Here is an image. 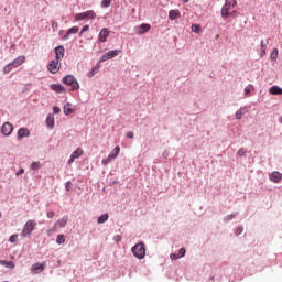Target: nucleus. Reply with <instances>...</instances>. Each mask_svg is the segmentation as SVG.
Returning a JSON list of instances; mask_svg holds the SVG:
<instances>
[{
  "label": "nucleus",
  "instance_id": "f257e3e1",
  "mask_svg": "<svg viewBox=\"0 0 282 282\" xmlns=\"http://www.w3.org/2000/svg\"><path fill=\"white\" fill-rule=\"evenodd\" d=\"M237 7V0H225V4L221 8V17L223 19H230L232 14H237V11L230 12L234 8Z\"/></svg>",
  "mask_w": 282,
  "mask_h": 282
},
{
  "label": "nucleus",
  "instance_id": "f03ea898",
  "mask_svg": "<svg viewBox=\"0 0 282 282\" xmlns=\"http://www.w3.org/2000/svg\"><path fill=\"white\" fill-rule=\"evenodd\" d=\"M23 63H25V56L24 55L18 56L15 59H13L11 63L7 64L3 67V74H10L12 69H17V67H21Z\"/></svg>",
  "mask_w": 282,
  "mask_h": 282
},
{
  "label": "nucleus",
  "instance_id": "7ed1b4c3",
  "mask_svg": "<svg viewBox=\"0 0 282 282\" xmlns=\"http://www.w3.org/2000/svg\"><path fill=\"white\" fill-rule=\"evenodd\" d=\"M131 251L137 259H144V257H147V248L144 247V242L134 245Z\"/></svg>",
  "mask_w": 282,
  "mask_h": 282
},
{
  "label": "nucleus",
  "instance_id": "20e7f679",
  "mask_svg": "<svg viewBox=\"0 0 282 282\" xmlns=\"http://www.w3.org/2000/svg\"><path fill=\"white\" fill-rule=\"evenodd\" d=\"M63 83L64 85L70 87L72 91L80 89V85L78 84V80L76 79V77H74V75H66L63 78Z\"/></svg>",
  "mask_w": 282,
  "mask_h": 282
},
{
  "label": "nucleus",
  "instance_id": "39448f33",
  "mask_svg": "<svg viewBox=\"0 0 282 282\" xmlns=\"http://www.w3.org/2000/svg\"><path fill=\"white\" fill-rule=\"evenodd\" d=\"M97 14L94 10H88L86 12L75 14V21H94Z\"/></svg>",
  "mask_w": 282,
  "mask_h": 282
},
{
  "label": "nucleus",
  "instance_id": "423d86ee",
  "mask_svg": "<svg viewBox=\"0 0 282 282\" xmlns=\"http://www.w3.org/2000/svg\"><path fill=\"white\" fill-rule=\"evenodd\" d=\"M33 230H36V220L30 219L24 224L21 237H30Z\"/></svg>",
  "mask_w": 282,
  "mask_h": 282
},
{
  "label": "nucleus",
  "instance_id": "0eeeda50",
  "mask_svg": "<svg viewBox=\"0 0 282 282\" xmlns=\"http://www.w3.org/2000/svg\"><path fill=\"white\" fill-rule=\"evenodd\" d=\"M120 54H122L121 50L109 51L101 56L100 63H105V61H111V58H116V56H119Z\"/></svg>",
  "mask_w": 282,
  "mask_h": 282
},
{
  "label": "nucleus",
  "instance_id": "6e6552de",
  "mask_svg": "<svg viewBox=\"0 0 282 282\" xmlns=\"http://www.w3.org/2000/svg\"><path fill=\"white\" fill-rule=\"evenodd\" d=\"M47 69L51 74H58V69H61V61L53 59L47 65Z\"/></svg>",
  "mask_w": 282,
  "mask_h": 282
},
{
  "label": "nucleus",
  "instance_id": "1a4fd4ad",
  "mask_svg": "<svg viewBox=\"0 0 282 282\" xmlns=\"http://www.w3.org/2000/svg\"><path fill=\"white\" fill-rule=\"evenodd\" d=\"M45 265H47L46 262H42V263H34L31 267V271L33 272V274H41V272H43V270H45Z\"/></svg>",
  "mask_w": 282,
  "mask_h": 282
},
{
  "label": "nucleus",
  "instance_id": "9d476101",
  "mask_svg": "<svg viewBox=\"0 0 282 282\" xmlns=\"http://www.w3.org/2000/svg\"><path fill=\"white\" fill-rule=\"evenodd\" d=\"M1 131L3 135L9 137V135H12V131H14V128L12 127V123L4 122L1 127Z\"/></svg>",
  "mask_w": 282,
  "mask_h": 282
},
{
  "label": "nucleus",
  "instance_id": "9b49d317",
  "mask_svg": "<svg viewBox=\"0 0 282 282\" xmlns=\"http://www.w3.org/2000/svg\"><path fill=\"white\" fill-rule=\"evenodd\" d=\"M109 34H111V31H109L108 28L101 29V31L99 32V41H100V43H106L107 39H109Z\"/></svg>",
  "mask_w": 282,
  "mask_h": 282
},
{
  "label": "nucleus",
  "instance_id": "f8f14e48",
  "mask_svg": "<svg viewBox=\"0 0 282 282\" xmlns=\"http://www.w3.org/2000/svg\"><path fill=\"white\" fill-rule=\"evenodd\" d=\"M65 57V47L64 46H57L55 48V61H59Z\"/></svg>",
  "mask_w": 282,
  "mask_h": 282
},
{
  "label": "nucleus",
  "instance_id": "ddd939ff",
  "mask_svg": "<svg viewBox=\"0 0 282 282\" xmlns=\"http://www.w3.org/2000/svg\"><path fill=\"white\" fill-rule=\"evenodd\" d=\"M23 138H30V130L28 128H20L18 130V140H23Z\"/></svg>",
  "mask_w": 282,
  "mask_h": 282
},
{
  "label": "nucleus",
  "instance_id": "4468645a",
  "mask_svg": "<svg viewBox=\"0 0 282 282\" xmlns=\"http://www.w3.org/2000/svg\"><path fill=\"white\" fill-rule=\"evenodd\" d=\"M151 30V24H141L140 26H135L137 34H144Z\"/></svg>",
  "mask_w": 282,
  "mask_h": 282
},
{
  "label": "nucleus",
  "instance_id": "2eb2a0df",
  "mask_svg": "<svg viewBox=\"0 0 282 282\" xmlns=\"http://www.w3.org/2000/svg\"><path fill=\"white\" fill-rule=\"evenodd\" d=\"M50 88L53 91H56V94H65V91H67V89H65L64 86L61 84H52Z\"/></svg>",
  "mask_w": 282,
  "mask_h": 282
},
{
  "label": "nucleus",
  "instance_id": "dca6fc26",
  "mask_svg": "<svg viewBox=\"0 0 282 282\" xmlns=\"http://www.w3.org/2000/svg\"><path fill=\"white\" fill-rule=\"evenodd\" d=\"M83 154V149L78 148L76 149L72 154H70V159L68 160V164H72L74 162V160L80 158Z\"/></svg>",
  "mask_w": 282,
  "mask_h": 282
},
{
  "label": "nucleus",
  "instance_id": "f3484780",
  "mask_svg": "<svg viewBox=\"0 0 282 282\" xmlns=\"http://www.w3.org/2000/svg\"><path fill=\"white\" fill-rule=\"evenodd\" d=\"M181 18H182V13L180 12V10H170L169 19L171 21H175L176 19H181Z\"/></svg>",
  "mask_w": 282,
  "mask_h": 282
},
{
  "label": "nucleus",
  "instance_id": "a211bd4d",
  "mask_svg": "<svg viewBox=\"0 0 282 282\" xmlns=\"http://www.w3.org/2000/svg\"><path fill=\"white\" fill-rule=\"evenodd\" d=\"M270 180L271 182H274L275 184H279V182H281L282 180V174L280 172H272L270 175Z\"/></svg>",
  "mask_w": 282,
  "mask_h": 282
},
{
  "label": "nucleus",
  "instance_id": "6ab92c4d",
  "mask_svg": "<svg viewBox=\"0 0 282 282\" xmlns=\"http://www.w3.org/2000/svg\"><path fill=\"white\" fill-rule=\"evenodd\" d=\"M246 113H248V108H246V107L240 108L236 112V120H241V118H243V116H246Z\"/></svg>",
  "mask_w": 282,
  "mask_h": 282
},
{
  "label": "nucleus",
  "instance_id": "aec40b11",
  "mask_svg": "<svg viewBox=\"0 0 282 282\" xmlns=\"http://www.w3.org/2000/svg\"><path fill=\"white\" fill-rule=\"evenodd\" d=\"M80 29L78 28V26H73V28H70L68 31H67V33L63 36V39L64 40H67V39H69V34H78V31H79Z\"/></svg>",
  "mask_w": 282,
  "mask_h": 282
},
{
  "label": "nucleus",
  "instance_id": "412c9836",
  "mask_svg": "<svg viewBox=\"0 0 282 282\" xmlns=\"http://www.w3.org/2000/svg\"><path fill=\"white\" fill-rule=\"evenodd\" d=\"M68 220H69V217L64 216L62 219L56 221L55 226H59V228H65L67 226Z\"/></svg>",
  "mask_w": 282,
  "mask_h": 282
},
{
  "label": "nucleus",
  "instance_id": "4be33fe9",
  "mask_svg": "<svg viewBox=\"0 0 282 282\" xmlns=\"http://www.w3.org/2000/svg\"><path fill=\"white\" fill-rule=\"evenodd\" d=\"M270 94H272V96H282V88H279V86H272L270 88Z\"/></svg>",
  "mask_w": 282,
  "mask_h": 282
},
{
  "label": "nucleus",
  "instance_id": "5701e85b",
  "mask_svg": "<svg viewBox=\"0 0 282 282\" xmlns=\"http://www.w3.org/2000/svg\"><path fill=\"white\" fill-rule=\"evenodd\" d=\"M0 265H4V268H9V270L14 269V262L13 261L0 260Z\"/></svg>",
  "mask_w": 282,
  "mask_h": 282
},
{
  "label": "nucleus",
  "instance_id": "b1692460",
  "mask_svg": "<svg viewBox=\"0 0 282 282\" xmlns=\"http://www.w3.org/2000/svg\"><path fill=\"white\" fill-rule=\"evenodd\" d=\"M64 113L65 116H72V113H74V109H72V104H66L64 106Z\"/></svg>",
  "mask_w": 282,
  "mask_h": 282
},
{
  "label": "nucleus",
  "instance_id": "393cba45",
  "mask_svg": "<svg viewBox=\"0 0 282 282\" xmlns=\"http://www.w3.org/2000/svg\"><path fill=\"white\" fill-rule=\"evenodd\" d=\"M46 124L48 129H54V117L52 115L46 117Z\"/></svg>",
  "mask_w": 282,
  "mask_h": 282
},
{
  "label": "nucleus",
  "instance_id": "a878e982",
  "mask_svg": "<svg viewBox=\"0 0 282 282\" xmlns=\"http://www.w3.org/2000/svg\"><path fill=\"white\" fill-rule=\"evenodd\" d=\"M279 58V48H273L270 54V61H276Z\"/></svg>",
  "mask_w": 282,
  "mask_h": 282
},
{
  "label": "nucleus",
  "instance_id": "bb28decb",
  "mask_svg": "<svg viewBox=\"0 0 282 282\" xmlns=\"http://www.w3.org/2000/svg\"><path fill=\"white\" fill-rule=\"evenodd\" d=\"M108 219H109V214H104V215L98 217L97 223L98 224H105V221H107Z\"/></svg>",
  "mask_w": 282,
  "mask_h": 282
},
{
  "label": "nucleus",
  "instance_id": "cd10ccee",
  "mask_svg": "<svg viewBox=\"0 0 282 282\" xmlns=\"http://www.w3.org/2000/svg\"><path fill=\"white\" fill-rule=\"evenodd\" d=\"M109 155H112L113 160H116L120 155V147L117 145Z\"/></svg>",
  "mask_w": 282,
  "mask_h": 282
},
{
  "label": "nucleus",
  "instance_id": "c85d7f7f",
  "mask_svg": "<svg viewBox=\"0 0 282 282\" xmlns=\"http://www.w3.org/2000/svg\"><path fill=\"white\" fill-rule=\"evenodd\" d=\"M192 32L199 34V32H202V26L199 24H192Z\"/></svg>",
  "mask_w": 282,
  "mask_h": 282
},
{
  "label": "nucleus",
  "instance_id": "c756f323",
  "mask_svg": "<svg viewBox=\"0 0 282 282\" xmlns=\"http://www.w3.org/2000/svg\"><path fill=\"white\" fill-rule=\"evenodd\" d=\"M113 158H115L113 155H108V158L101 161V164H104V166H107V164H109V162H111Z\"/></svg>",
  "mask_w": 282,
  "mask_h": 282
},
{
  "label": "nucleus",
  "instance_id": "7c9ffc66",
  "mask_svg": "<svg viewBox=\"0 0 282 282\" xmlns=\"http://www.w3.org/2000/svg\"><path fill=\"white\" fill-rule=\"evenodd\" d=\"M31 169L32 171H39V169H41V162H33Z\"/></svg>",
  "mask_w": 282,
  "mask_h": 282
},
{
  "label": "nucleus",
  "instance_id": "2f4dec72",
  "mask_svg": "<svg viewBox=\"0 0 282 282\" xmlns=\"http://www.w3.org/2000/svg\"><path fill=\"white\" fill-rule=\"evenodd\" d=\"M17 239H19V235L13 234L9 237L10 243H17Z\"/></svg>",
  "mask_w": 282,
  "mask_h": 282
},
{
  "label": "nucleus",
  "instance_id": "473e14b6",
  "mask_svg": "<svg viewBox=\"0 0 282 282\" xmlns=\"http://www.w3.org/2000/svg\"><path fill=\"white\" fill-rule=\"evenodd\" d=\"M56 243H65V235H58L56 238Z\"/></svg>",
  "mask_w": 282,
  "mask_h": 282
},
{
  "label": "nucleus",
  "instance_id": "72a5a7b5",
  "mask_svg": "<svg viewBox=\"0 0 282 282\" xmlns=\"http://www.w3.org/2000/svg\"><path fill=\"white\" fill-rule=\"evenodd\" d=\"M111 6V0H102L101 1V8H109Z\"/></svg>",
  "mask_w": 282,
  "mask_h": 282
},
{
  "label": "nucleus",
  "instance_id": "f704fd0d",
  "mask_svg": "<svg viewBox=\"0 0 282 282\" xmlns=\"http://www.w3.org/2000/svg\"><path fill=\"white\" fill-rule=\"evenodd\" d=\"M177 254H178V259H182V257L186 256V249L181 248Z\"/></svg>",
  "mask_w": 282,
  "mask_h": 282
},
{
  "label": "nucleus",
  "instance_id": "c9c22d12",
  "mask_svg": "<svg viewBox=\"0 0 282 282\" xmlns=\"http://www.w3.org/2000/svg\"><path fill=\"white\" fill-rule=\"evenodd\" d=\"M246 153H247V151H246V149H239L238 150V152H237V154L239 155V158H243V155H246Z\"/></svg>",
  "mask_w": 282,
  "mask_h": 282
},
{
  "label": "nucleus",
  "instance_id": "e433bc0d",
  "mask_svg": "<svg viewBox=\"0 0 282 282\" xmlns=\"http://www.w3.org/2000/svg\"><path fill=\"white\" fill-rule=\"evenodd\" d=\"M96 74H98V68H93L91 72L88 73V76L91 78L93 76H96Z\"/></svg>",
  "mask_w": 282,
  "mask_h": 282
},
{
  "label": "nucleus",
  "instance_id": "4c0bfd02",
  "mask_svg": "<svg viewBox=\"0 0 282 282\" xmlns=\"http://www.w3.org/2000/svg\"><path fill=\"white\" fill-rule=\"evenodd\" d=\"M85 32H89V25H84L82 28V31H80L79 35L82 36V34H85Z\"/></svg>",
  "mask_w": 282,
  "mask_h": 282
},
{
  "label": "nucleus",
  "instance_id": "58836bf2",
  "mask_svg": "<svg viewBox=\"0 0 282 282\" xmlns=\"http://www.w3.org/2000/svg\"><path fill=\"white\" fill-rule=\"evenodd\" d=\"M252 89H253L252 85L247 86V87L245 88V94H246V96H248V94H250V91H252Z\"/></svg>",
  "mask_w": 282,
  "mask_h": 282
},
{
  "label": "nucleus",
  "instance_id": "ea45409f",
  "mask_svg": "<svg viewBox=\"0 0 282 282\" xmlns=\"http://www.w3.org/2000/svg\"><path fill=\"white\" fill-rule=\"evenodd\" d=\"M170 258L172 259V261H177V259H180L178 253H171Z\"/></svg>",
  "mask_w": 282,
  "mask_h": 282
},
{
  "label": "nucleus",
  "instance_id": "a19ab883",
  "mask_svg": "<svg viewBox=\"0 0 282 282\" xmlns=\"http://www.w3.org/2000/svg\"><path fill=\"white\" fill-rule=\"evenodd\" d=\"M126 138H129L130 140H133V138H134L133 131H128L126 133Z\"/></svg>",
  "mask_w": 282,
  "mask_h": 282
},
{
  "label": "nucleus",
  "instance_id": "79ce46f5",
  "mask_svg": "<svg viewBox=\"0 0 282 282\" xmlns=\"http://www.w3.org/2000/svg\"><path fill=\"white\" fill-rule=\"evenodd\" d=\"M54 215H56V213H54V212H47L46 213V216H47L48 219H53Z\"/></svg>",
  "mask_w": 282,
  "mask_h": 282
},
{
  "label": "nucleus",
  "instance_id": "37998d69",
  "mask_svg": "<svg viewBox=\"0 0 282 282\" xmlns=\"http://www.w3.org/2000/svg\"><path fill=\"white\" fill-rule=\"evenodd\" d=\"M53 113H61V108H58V107H56V106H54L53 107Z\"/></svg>",
  "mask_w": 282,
  "mask_h": 282
},
{
  "label": "nucleus",
  "instance_id": "c03bdc74",
  "mask_svg": "<svg viewBox=\"0 0 282 282\" xmlns=\"http://www.w3.org/2000/svg\"><path fill=\"white\" fill-rule=\"evenodd\" d=\"M23 173H25V170H24V169H20V170L15 173V175H23Z\"/></svg>",
  "mask_w": 282,
  "mask_h": 282
},
{
  "label": "nucleus",
  "instance_id": "a18cd8bd",
  "mask_svg": "<svg viewBox=\"0 0 282 282\" xmlns=\"http://www.w3.org/2000/svg\"><path fill=\"white\" fill-rule=\"evenodd\" d=\"M260 56H261V58H263V56H265V48H261Z\"/></svg>",
  "mask_w": 282,
  "mask_h": 282
},
{
  "label": "nucleus",
  "instance_id": "49530a36",
  "mask_svg": "<svg viewBox=\"0 0 282 282\" xmlns=\"http://www.w3.org/2000/svg\"><path fill=\"white\" fill-rule=\"evenodd\" d=\"M241 232H243V228L241 227L236 230V235H241Z\"/></svg>",
  "mask_w": 282,
  "mask_h": 282
},
{
  "label": "nucleus",
  "instance_id": "de8ad7c7",
  "mask_svg": "<svg viewBox=\"0 0 282 282\" xmlns=\"http://www.w3.org/2000/svg\"><path fill=\"white\" fill-rule=\"evenodd\" d=\"M72 188V183L70 182H67L66 183V191H69Z\"/></svg>",
  "mask_w": 282,
  "mask_h": 282
},
{
  "label": "nucleus",
  "instance_id": "09e8293b",
  "mask_svg": "<svg viewBox=\"0 0 282 282\" xmlns=\"http://www.w3.org/2000/svg\"><path fill=\"white\" fill-rule=\"evenodd\" d=\"M261 50H265V43L261 41Z\"/></svg>",
  "mask_w": 282,
  "mask_h": 282
},
{
  "label": "nucleus",
  "instance_id": "8fccbe9b",
  "mask_svg": "<svg viewBox=\"0 0 282 282\" xmlns=\"http://www.w3.org/2000/svg\"><path fill=\"white\" fill-rule=\"evenodd\" d=\"M52 25H53V28L58 26V23L53 22Z\"/></svg>",
  "mask_w": 282,
  "mask_h": 282
},
{
  "label": "nucleus",
  "instance_id": "3c124183",
  "mask_svg": "<svg viewBox=\"0 0 282 282\" xmlns=\"http://www.w3.org/2000/svg\"><path fill=\"white\" fill-rule=\"evenodd\" d=\"M188 1H191V0H183L184 3H188Z\"/></svg>",
  "mask_w": 282,
  "mask_h": 282
},
{
  "label": "nucleus",
  "instance_id": "603ef678",
  "mask_svg": "<svg viewBox=\"0 0 282 282\" xmlns=\"http://www.w3.org/2000/svg\"><path fill=\"white\" fill-rule=\"evenodd\" d=\"M279 122H281V124H282V116L280 117Z\"/></svg>",
  "mask_w": 282,
  "mask_h": 282
},
{
  "label": "nucleus",
  "instance_id": "864d4df0",
  "mask_svg": "<svg viewBox=\"0 0 282 282\" xmlns=\"http://www.w3.org/2000/svg\"><path fill=\"white\" fill-rule=\"evenodd\" d=\"M1 217H2V214H1V212H0V219H1Z\"/></svg>",
  "mask_w": 282,
  "mask_h": 282
},
{
  "label": "nucleus",
  "instance_id": "5fc2aeb1",
  "mask_svg": "<svg viewBox=\"0 0 282 282\" xmlns=\"http://www.w3.org/2000/svg\"><path fill=\"white\" fill-rule=\"evenodd\" d=\"M52 232V230H48V235Z\"/></svg>",
  "mask_w": 282,
  "mask_h": 282
}]
</instances>
